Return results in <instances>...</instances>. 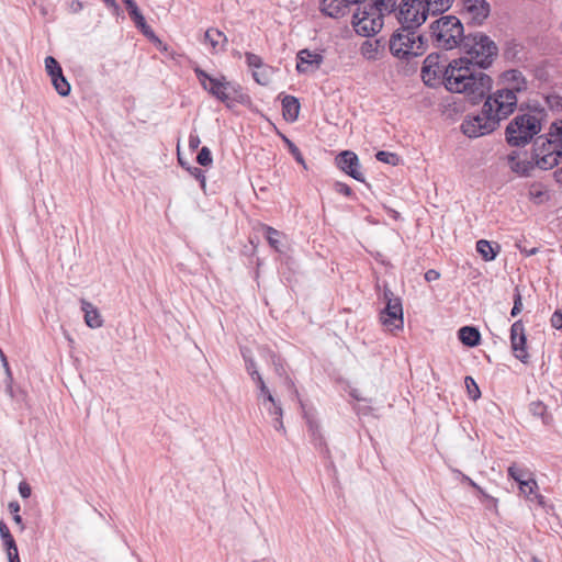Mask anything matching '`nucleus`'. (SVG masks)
Segmentation results:
<instances>
[{"instance_id":"4468645a","label":"nucleus","mask_w":562,"mask_h":562,"mask_svg":"<svg viewBox=\"0 0 562 562\" xmlns=\"http://www.w3.org/2000/svg\"><path fill=\"white\" fill-rule=\"evenodd\" d=\"M510 347L515 357L522 363H528L527 336L522 322L516 321L510 327Z\"/></svg>"},{"instance_id":"c03bdc74","label":"nucleus","mask_w":562,"mask_h":562,"mask_svg":"<svg viewBox=\"0 0 562 562\" xmlns=\"http://www.w3.org/2000/svg\"><path fill=\"white\" fill-rule=\"evenodd\" d=\"M514 305L510 311V316L516 317L522 310V297L518 286L514 290Z\"/></svg>"},{"instance_id":"412c9836","label":"nucleus","mask_w":562,"mask_h":562,"mask_svg":"<svg viewBox=\"0 0 562 562\" xmlns=\"http://www.w3.org/2000/svg\"><path fill=\"white\" fill-rule=\"evenodd\" d=\"M476 251L485 261H492L501 251V246L497 243L480 239L476 241Z\"/></svg>"},{"instance_id":"c756f323","label":"nucleus","mask_w":562,"mask_h":562,"mask_svg":"<svg viewBox=\"0 0 562 562\" xmlns=\"http://www.w3.org/2000/svg\"><path fill=\"white\" fill-rule=\"evenodd\" d=\"M507 473L508 476L513 479L515 482H517L518 485L520 484V482L526 481L528 476H531V473L528 470L518 467L515 463L508 467Z\"/></svg>"},{"instance_id":"cd10ccee","label":"nucleus","mask_w":562,"mask_h":562,"mask_svg":"<svg viewBox=\"0 0 562 562\" xmlns=\"http://www.w3.org/2000/svg\"><path fill=\"white\" fill-rule=\"evenodd\" d=\"M265 237L268 244L278 252H282V234L271 226H265Z\"/></svg>"},{"instance_id":"c9c22d12","label":"nucleus","mask_w":562,"mask_h":562,"mask_svg":"<svg viewBox=\"0 0 562 562\" xmlns=\"http://www.w3.org/2000/svg\"><path fill=\"white\" fill-rule=\"evenodd\" d=\"M20 508V504L16 501L10 502L8 505V509L12 514L13 521L19 526L20 530L23 531L25 529V525L19 514Z\"/></svg>"},{"instance_id":"338daca9","label":"nucleus","mask_w":562,"mask_h":562,"mask_svg":"<svg viewBox=\"0 0 562 562\" xmlns=\"http://www.w3.org/2000/svg\"><path fill=\"white\" fill-rule=\"evenodd\" d=\"M104 3L109 7V8H113L115 11H119L120 10V7L116 2V0H103Z\"/></svg>"},{"instance_id":"3c124183","label":"nucleus","mask_w":562,"mask_h":562,"mask_svg":"<svg viewBox=\"0 0 562 562\" xmlns=\"http://www.w3.org/2000/svg\"><path fill=\"white\" fill-rule=\"evenodd\" d=\"M551 326L555 329H562V310H557L551 318H550Z\"/></svg>"},{"instance_id":"69168bd1","label":"nucleus","mask_w":562,"mask_h":562,"mask_svg":"<svg viewBox=\"0 0 562 562\" xmlns=\"http://www.w3.org/2000/svg\"><path fill=\"white\" fill-rule=\"evenodd\" d=\"M273 427L278 431H280V430L284 431V425H283V422H282V416L274 417V419H273Z\"/></svg>"},{"instance_id":"c85d7f7f","label":"nucleus","mask_w":562,"mask_h":562,"mask_svg":"<svg viewBox=\"0 0 562 562\" xmlns=\"http://www.w3.org/2000/svg\"><path fill=\"white\" fill-rule=\"evenodd\" d=\"M251 380L257 384V387L260 391L259 396L263 398V405H266V402H273V395L266 385L261 374L259 372L252 373Z\"/></svg>"},{"instance_id":"6e6d98bb","label":"nucleus","mask_w":562,"mask_h":562,"mask_svg":"<svg viewBox=\"0 0 562 562\" xmlns=\"http://www.w3.org/2000/svg\"><path fill=\"white\" fill-rule=\"evenodd\" d=\"M245 366H246V370H247V372H248V374L250 375L251 379H252V373L259 372L257 370V366H256V362H255L254 358H246Z\"/></svg>"},{"instance_id":"e2e57ef3","label":"nucleus","mask_w":562,"mask_h":562,"mask_svg":"<svg viewBox=\"0 0 562 562\" xmlns=\"http://www.w3.org/2000/svg\"><path fill=\"white\" fill-rule=\"evenodd\" d=\"M83 9V3L80 0H72L70 3V11L72 13H78Z\"/></svg>"},{"instance_id":"72a5a7b5","label":"nucleus","mask_w":562,"mask_h":562,"mask_svg":"<svg viewBox=\"0 0 562 562\" xmlns=\"http://www.w3.org/2000/svg\"><path fill=\"white\" fill-rule=\"evenodd\" d=\"M2 544L7 552L8 560H12L13 558L14 559L20 558L18 546H16V542H15L13 536L2 539Z\"/></svg>"},{"instance_id":"680f3d73","label":"nucleus","mask_w":562,"mask_h":562,"mask_svg":"<svg viewBox=\"0 0 562 562\" xmlns=\"http://www.w3.org/2000/svg\"><path fill=\"white\" fill-rule=\"evenodd\" d=\"M285 384H286L288 389L290 390V392H292V394L295 397H299V391L296 390L293 380L288 375H285Z\"/></svg>"},{"instance_id":"a211bd4d","label":"nucleus","mask_w":562,"mask_h":562,"mask_svg":"<svg viewBox=\"0 0 562 562\" xmlns=\"http://www.w3.org/2000/svg\"><path fill=\"white\" fill-rule=\"evenodd\" d=\"M346 0H321V12L329 18L338 19L342 16L348 7Z\"/></svg>"},{"instance_id":"0eeeda50","label":"nucleus","mask_w":562,"mask_h":562,"mask_svg":"<svg viewBox=\"0 0 562 562\" xmlns=\"http://www.w3.org/2000/svg\"><path fill=\"white\" fill-rule=\"evenodd\" d=\"M428 43L431 42L436 48L451 50L460 48L464 33L462 22L456 15H441L429 25Z\"/></svg>"},{"instance_id":"e433bc0d","label":"nucleus","mask_w":562,"mask_h":562,"mask_svg":"<svg viewBox=\"0 0 562 562\" xmlns=\"http://www.w3.org/2000/svg\"><path fill=\"white\" fill-rule=\"evenodd\" d=\"M375 158L378 161H381V162H384V164H389V165H392V166H396L400 158L396 154L394 153H391V151H386V150H379L376 154H375Z\"/></svg>"},{"instance_id":"ea45409f","label":"nucleus","mask_w":562,"mask_h":562,"mask_svg":"<svg viewBox=\"0 0 562 562\" xmlns=\"http://www.w3.org/2000/svg\"><path fill=\"white\" fill-rule=\"evenodd\" d=\"M312 443L325 459H331L330 450L327 447L324 436H318L317 439L312 441Z\"/></svg>"},{"instance_id":"de8ad7c7","label":"nucleus","mask_w":562,"mask_h":562,"mask_svg":"<svg viewBox=\"0 0 562 562\" xmlns=\"http://www.w3.org/2000/svg\"><path fill=\"white\" fill-rule=\"evenodd\" d=\"M193 70L203 89H207V85L214 77L210 76L205 70L198 66Z\"/></svg>"},{"instance_id":"7ed1b4c3","label":"nucleus","mask_w":562,"mask_h":562,"mask_svg":"<svg viewBox=\"0 0 562 562\" xmlns=\"http://www.w3.org/2000/svg\"><path fill=\"white\" fill-rule=\"evenodd\" d=\"M484 103L477 113L468 114L461 123L462 133L470 138L488 135L498 128L502 121L508 119L515 111V100L512 93H491V90L480 101Z\"/></svg>"},{"instance_id":"39448f33","label":"nucleus","mask_w":562,"mask_h":562,"mask_svg":"<svg viewBox=\"0 0 562 562\" xmlns=\"http://www.w3.org/2000/svg\"><path fill=\"white\" fill-rule=\"evenodd\" d=\"M396 9V2L386 0H358L352 14V26L363 37L375 35L383 27V19Z\"/></svg>"},{"instance_id":"0e129e2a","label":"nucleus","mask_w":562,"mask_h":562,"mask_svg":"<svg viewBox=\"0 0 562 562\" xmlns=\"http://www.w3.org/2000/svg\"><path fill=\"white\" fill-rule=\"evenodd\" d=\"M530 501H536L537 504L541 507H544L546 506V498L543 495L541 494H538L535 492V494L530 497Z\"/></svg>"},{"instance_id":"f704fd0d","label":"nucleus","mask_w":562,"mask_h":562,"mask_svg":"<svg viewBox=\"0 0 562 562\" xmlns=\"http://www.w3.org/2000/svg\"><path fill=\"white\" fill-rule=\"evenodd\" d=\"M44 63H45V70L49 77H53L57 74H60V71H63L60 64L53 56H47L45 58Z\"/></svg>"},{"instance_id":"79ce46f5","label":"nucleus","mask_w":562,"mask_h":562,"mask_svg":"<svg viewBox=\"0 0 562 562\" xmlns=\"http://www.w3.org/2000/svg\"><path fill=\"white\" fill-rule=\"evenodd\" d=\"M245 58L249 68L254 70L263 68V61L259 55L247 52Z\"/></svg>"},{"instance_id":"864d4df0","label":"nucleus","mask_w":562,"mask_h":562,"mask_svg":"<svg viewBox=\"0 0 562 562\" xmlns=\"http://www.w3.org/2000/svg\"><path fill=\"white\" fill-rule=\"evenodd\" d=\"M19 493L22 498H29L32 493L31 486L26 482H21L19 484Z\"/></svg>"},{"instance_id":"4be33fe9","label":"nucleus","mask_w":562,"mask_h":562,"mask_svg":"<svg viewBox=\"0 0 562 562\" xmlns=\"http://www.w3.org/2000/svg\"><path fill=\"white\" fill-rule=\"evenodd\" d=\"M204 38L211 45L214 53L224 49V46L227 43L226 35L220 30L213 27L206 30Z\"/></svg>"},{"instance_id":"2f4dec72","label":"nucleus","mask_w":562,"mask_h":562,"mask_svg":"<svg viewBox=\"0 0 562 562\" xmlns=\"http://www.w3.org/2000/svg\"><path fill=\"white\" fill-rule=\"evenodd\" d=\"M279 134H280L282 140L284 142V144L286 145L289 151L294 157L295 161L297 164L302 165L304 168H306L304 157H303L301 150L299 149V147L284 134H281V133H279Z\"/></svg>"},{"instance_id":"2eb2a0df","label":"nucleus","mask_w":562,"mask_h":562,"mask_svg":"<svg viewBox=\"0 0 562 562\" xmlns=\"http://www.w3.org/2000/svg\"><path fill=\"white\" fill-rule=\"evenodd\" d=\"M463 8L470 15L471 24L481 26L491 13V5L486 0H464Z\"/></svg>"},{"instance_id":"6ab92c4d","label":"nucleus","mask_w":562,"mask_h":562,"mask_svg":"<svg viewBox=\"0 0 562 562\" xmlns=\"http://www.w3.org/2000/svg\"><path fill=\"white\" fill-rule=\"evenodd\" d=\"M300 109L301 105L296 97L288 94L282 98V115L286 122H295L299 119Z\"/></svg>"},{"instance_id":"aec40b11","label":"nucleus","mask_w":562,"mask_h":562,"mask_svg":"<svg viewBox=\"0 0 562 562\" xmlns=\"http://www.w3.org/2000/svg\"><path fill=\"white\" fill-rule=\"evenodd\" d=\"M458 338L467 347H476L481 342L480 330L474 326H463L458 330Z\"/></svg>"},{"instance_id":"5fc2aeb1","label":"nucleus","mask_w":562,"mask_h":562,"mask_svg":"<svg viewBox=\"0 0 562 562\" xmlns=\"http://www.w3.org/2000/svg\"><path fill=\"white\" fill-rule=\"evenodd\" d=\"M201 144L200 137L196 133H190L189 135V148L195 150Z\"/></svg>"},{"instance_id":"8fccbe9b","label":"nucleus","mask_w":562,"mask_h":562,"mask_svg":"<svg viewBox=\"0 0 562 562\" xmlns=\"http://www.w3.org/2000/svg\"><path fill=\"white\" fill-rule=\"evenodd\" d=\"M125 5L126 10L128 12L130 18L133 20L137 15L142 14L139 8L137 7L135 0H122Z\"/></svg>"},{"instance_id":"5701e85b","label":"nucleus","mask_w":562,"mask_h":562,"mask_svg":"<svg viewBox=\"0 0 562 562\" xmlns=\"http://www.w3.org/2000/svg\"><path fill=\"white\" fill-rule=\"evenodd\" d=\"M522 49L524 45L519 41L515 38L509 40L505 43L504 46V57L505 59L512 61L521 60L520 53L522 52Z\"/></svg>"},{"instance_id":"6e6552de","label":"nucleus","mask_w":562,"mask_h":562,"mask_svg":"<svg viewBox=\"0 0 562 562\" xmlns=\"http://www.w3.org/2000/svg\"><path fill=\"white\" fill-rule=\"evenodd\" d=\"M538 145L540 156V166L544 168H554L562 160V119L553 121L548 131L538 135L535 139Z\"/></svg>"},{"instance_id":"37998d69","label":"nucleus","mask_w":562,"mask_h":562,"mask_svg":"<svg viewBox=\"0 0 562 562\" xmlns=\"http://www.w3.org/2000/svg\"><path fill=\"white\" fill-rule=\"evenodd\" d=\"M269 356H270V361H271V364L274 368L276 373L279 376L285 375V369H284V364H283L282 358L280 356H278L277 353L272 352V351H269Z\"/></svg>"},{"instance_id":"bb28decb","label":"nucleus","mask_w":562,"mask_h":562,"mask_svg":"<svg viewBox=\"0 0 562 562\" xmlns=\"http://www.w3.org/2000/svg\"><path fill=\"white\" fill-rule=\"evenodd\" d=\"M462 482L468 483L470 486L475 488L483 497V502L486 504L488 509L497 507V498L488 495L481 486H479L471 477L465 474H462Z\"/></svg>"},{"instance_id":"13d9d810","label":"nucleus","mask_w":562,"mask_h":562,"mask_svg":"<svg viewBox=\"0 0 562 562\" xmlns=\"http://www.w3.org/2000/svg\"><path fill=\"white\" fill-rule=\"evenodd\" d=\"M12 536L9 527L3 520H0V538L1 540Z\"/></svg>"},{"instance_id":"ddd939ff","label":"nucleus","mask_w":562,"mask_h":562,"mask_svg":"<svg viewBox=\"0 0 562 562\" xmlns=\"http://www.w3.org/2000/svg\"><path fill=\"white\" fill-rule=\"evenodd\" d=\"M336 167L352 179L364 182V176L360 171V160L356 153L342 150L335 157Z\"/></svg>"},{"instance_id":"4d7b16f0","label":"nucleus","mask_w":562,"mask_h":562,"mask_svg":"<svg viewBox=\"0 0 562 562\" xmlns=\"http://www.w3.org/2000/svg\"><path fill=\"white\" fill-rule=\"evenodd\" d=\"M0 360L2 362V367L4 369V373L5 375H10L12 373L11 371V368L9 366V362H8V359H7V356L4 355V352L2 351V349L0 348Z\"/></svg>"},{"instance_id":"f257e3e1","label":"nucleus","mask_w":562,"mask_h":562,"mask_svg":"<svg viewBox=\"0 0 562 562\" xmlns=\"http://www.w3.org/2000/svg\"><path fill=\"white\" fill-rule=\"evenodd\" d=\"M422 79L428 87L443 85L450 92L462 93L472 103H477L484 98L493 85L488 75L468 72L465 67L459 65L457 58L448 60L440 53H431L425 58Z\"/></svg>"},{"instance_id":"a18cd8bd","label":"nucleus","mask_w":562,"mask_h":562,"mask_svg":"<svg viewBox=\"0 0 562 562\" xmlns=\"http://www.w3.org/2000/svg\"><path fill=\"white\" fill-rule=\"evenodd\" d=\"M186 170L194 177L199 182L201 188L204 190L206 187V178L204 171L199 167H186Z\"/></svg>"},{"instance_id":"f03ea898","label":"nucleus","mask_w":562,"mask_h":562,"mask_svg":"<svg viewBox=\"0 0 562 562\" xmlns=\"http://www.w3.org/2000/svg\"><path fill=\"white\" fill-rule=\"evenodd\" d=\"M394 12L400 27L390 37L391 54L400 59L423 55L428 47V38L419 27L431 15L429 8L423 0H402Z\"/></svg>"},{"instance_id":"9d476101","label":"nucleus","mask_w":562,"mask_h":562,"mask_svg":"<svg viewBox=\"0 0 562 562\" xmlns=\"http://www.w3.org/2000/svg\"><path fill=\"white\" fill-rule=\"evenodd\" d=\"M384 308L380 313V321L387 330L402 329L404 325L402 300L392 290L383 288Z\"/></svg>"},{"instance_id":"a19ab883","label":"nucleus","mask_w":562,"mask_h":562,"mask_svg":"<svg viewBox=\"0 0 562 562\" xmlns=\"http://www.w3.org/2000/svg\"><path fill=\"white\" fill-rule=\"evenodd\" d=\"M546 103L552 111H562V97L557 93H549L546 95Z\"/></svg>"},{"instance_id":"f8f14e48","label":"nucleus","mask_w":562,"mask_h":562,"mask_svg":"<svg viewBox=\"0 0 562 562\" xmlns=\"http://www.w3.org/2000/svg\"><path fill=\"white\" fill-rule=\"evenodd\" d=\"M501 79L504 83L507 85V87L497 89L493 93H502L504 95L506 92L507 93L510 92L512 95L514 97V100H515L514 104H515V109H516L517 102H518L517 93L527 90L526 78L524 77V75L520 70L509 69V70H505L501 75Z\"/></svg>"},{"instance_id":"dca6fc26","label":"nucleus","mask_w":562,"mask_h":562,"mask_svg":"<svg viewBox=\"0 0 562 562\" xmlns=\"http://www.w3.org/2000/svg\"><path fill=\"white\" fill-rule=\"evenodd\" d=\"M296 60L297 72L306 74L318 69L323 64L324 57L319 53L304 48L297 53Z\"/></svg>"},{"instance_id":"393cba45","label":"nucleus","mask_w":562,"mask_h":562,"mask_svg":"<svg viewBox=\"0 0 562 562\" xmlns=\"http://www.w3.org/2000/svg\"><path fill=\"white\" fill-rule=\"evenodd\" d=\"M50 81L54 89L60 97H68L70 94L71 87L66 77L64 76L63 71L50 77Z\"/></svg>"},{"instance_id":"603ef678","label":"nucleus","mask_w":562,"mask_h":562,"mask_svg":"<svg viewBox=\"0 0 562 562\" xmlns=\"http://www.w3.org/2000/svg\"><path fill=\"white\" fill-rule=\"evenodd\" d=\"M269 403H270V407H268L267 409L270 415H273L274 417L283 415L282 407H281L280 403L278 401H276L274 397H273V402H269Z\"/></svg>"},{"instance_id":"b1692460","label":"nucleus","mask_w":562,"mask_h":562,"mask_svg":"<svg viewBox=\"0 0 562 562\" xmlns=\"http://www.w3.org/2000/svg\"><path fill=\"white\" fill-rule=\"evenodd\" d=\"M529 412L532 416L541 418L544 425H549L552 420L551 415L548 413L547 405L541 401H535L529 404Z\"/></svg>"},{"instance_id":"58836bf2","label":"nucleus","mask_w":562,"mask_h":562,"mask_svg":"<svg viewBox=\"0 0 562 562\" xmlns=\"http://www.w3.org/2000/svg\"><path fill=\"white\" fill-rule=\"evenodd\" d=\"M196 162L202 167H207L213 164V157L212 153L209 147L203 146L198 156H196Z\"/></svg>"},{"instance_id":"a878e982","label":"nucleus","mask_w":562,"mask_h":562,"mask_svg":"<svg viewBox=\"0 0 562 562\" xmlns=\"http://www.w3.org/2000/svg\"><path fill=\"white\" fill-rule=\"evenodd\" d=\"M429 8L431 15H440L447 12L453 4V0H423Z\"/></svg>"},{"instance_id":"473e14b6","label":"nucleus","mask_w":562,"mask_h":562,"mask_svg":"<svg viewBox=\"0 0 562 562\" xmlns=\"http://www.w3.org/2000/svg\"><path fill=\"white\" fill-rule=\"evenodd\" d=\"M518 487L520 493L528 497V499H530V497L538 490V483L533 477L528 476L526 481L520 482Z\"/></svg>"},{"instance_id":"052dcab7","label":"nucleus","mask_w":562,"mask_h":562,"mask_svg":"<svg viewBox=\"0 0 562 562\" xmlns=\"http://www.w3.org/2000/svg\"><path fill=\"white\" fill-rule=\"evenodd\" d=\"M307 427H308V434L315 435L317 431L321 430V427L317 422L308 419L307 420Z\"/></svg>"},{"instance_id":"1a4fd4ad","label":"nucleus","mask_w":562,"mask_h":562,"mask_svg":"<svg viewBox=\"0 0 562 562\" xmlns=\"http://www.w3.org/2000/svg\"><path fill=\"white\" fill-rule=\"evenodd\" d=\"M205 90L227 108H232L233 102L243 104L249 99L239 83L226 80L225 76L214 77Z\"/></svg>"},{"instance_id":"49530a36","label":"nucleus","mask_w":562,"mask_h":562,"mask_svg":"<svg viewBox=\"0 0 562 562\" xmlns=\"http://www.w3.org/2000/svg\"><path fill=\"white\" fill-rule=\"evenodd\" d=\"M334 190H335V192H337L339 194H342V195H345L347 198L356 199L355 192L352 191V189L347 183H344V182H340V181H336L334 183Z\"/></svg>"},{"instance_id":"7c9ffc66","label":"nucleus","mask_w":562,"mask_h":562,"mask_svg":"<svg viewBox=\"0 0 562 562\" xmlns=\"http://www.w3.org/2000/svg\"><path fill=\"white\" fill-rule=\"evenodd\" d=\"M135 24V26L142 32L144 36H146L149 40H156L155 32L153 29L147 24L145 16L142 14L137 15L132 20Z\"/></svg>"},{"instance_id":"20e7f679","label":"nucleus","mask_w":562,"mask_h":562,"mask_svg":"<svg viewBox=\"0 0 562 562\" xmlns=\"http://www.w3.org/2000/svg\"><path fill=\"white\" fill-rule=\"evenodd\" d=\"M461 56L458 59L460 66L468 72L484 74L498 56L497 44L485 33L476 31L468 33L459 48Z\"/></svg>"},{"instance_id":"423d86ee","label":"nucleus","mask_w":562,"mask_h":562,"mask_svg":"<svg viewBox=\"0 0 562 562\" xmlns=\"http://www.w3.org/2000/svg\"><path fill=\"white\" fill-rule=\"evenodd\" d=\"M544 109L516 115L506 126L505 138L508 145L521 147L529 144L541 132Z\"/></svg>"},{"instance_id":"f3484780","label":"nucleus","mask_w":562,"mask_h":562,"mask_svg":"<svg viewBox=\"0 0 562 562\" xmlns=\"http://www.w3.org/2000/svg\"><path fill=\"white\" fill-rule=\"evenodd\" d=\"M81 311L83 312L85 323L88 327L95 329L100 328L103 325V318L99 312V310L89 301L82 299Z\"/></svg>"},{"instance_id":"9b49d317","label":"nucleus","mask_w":562,"mask_h":562,"mask_svg":"<svg viewBox=\"0 0 562 562\" xmlns=\"http://www.w3.org/2000/svg\"><path fill=\"white\" fill-rule=\"evenodd\" d=\"M540 154L538 145L533 142L530 158L520 159L518 155H508V164L513 172L520 177H531L535 169L551 170L552 168H544L538 164L540 162Z\"/></svg>"},{"instance_id":"bf43d9fd","label":"nucleus","mask_w":562,"mask_h":562,"mask_svg":"<svg viewBox=\"0 0 562 562\" xmlns=\"http://www.w3.org/2000/svg\"><path fill=\"white\" fill-rule=\"evenodd\" d=\"M440 277V273L437 271V270H434V269H429L426 273H425V279L426 281L428 282H431V281H436L438 280Z\"/></svg>"},{"instance_id":"09e8293b","label":"nucleus","mask_w":562,"mask_h":562,"mask_svg":"<svg viewBox=\"0 0 562 562\" xmlns=\"http://www.w3.org/2000/svg\"><path fill=\"white\" fill-rule=\"evenodd\" d=\"M252 77L254 80L261 86H266L269 82V77L267 75L265 67L261 69L254 70Z\"/></svg>"},{"instance_id":"774afa93","label":"nucleus","mask_w":562,"mask_h":562,"mask_svg":"<svg viewBox=\"0 0 562 562\" xmlns=\"http://www.w3.org/2000/svg\"><path fill=\"white\" fill-rule=\"evenodd\" d=\"M4 384H5V386L7 385L12 386L13 385V374L12 373L10 375H5Z\"/></svg>"},{"instance_id":"4c0bfd02","label":"nucleus","mask_w":562,"mask_h":562,"mask_svg":"<svg viewBox=\"0 0 562 562\" xmlns=\"http://www.w3.org/2000/svg\"><path fill=\"white\" fill-rule=\"evenodd\" d=\"M468 395L471 400L476 401L481 396V391L472 376L464 379Z\"/></svg>"}]
</instances>
